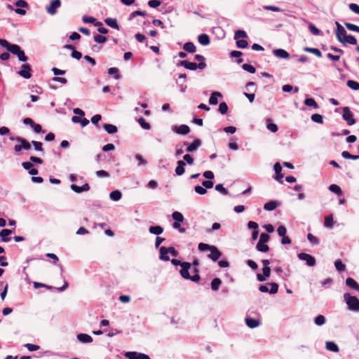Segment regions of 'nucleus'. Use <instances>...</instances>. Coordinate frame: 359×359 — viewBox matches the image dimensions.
Here are the masks:
<instances>
[{"label": "nucleus", "instance_id": "nucleus-1", "mask_svg": "<svg viewBox=\"0 0 359 359\" xmlns=\"http://www.w3.org/2000/svg\"><path fill=\"white\" fill-rule=\"evenodd\" d=\"M0 46L5 48L8 52L18 56V60L22 62H26L27 57L21 48L17 44H11L7 40L0 39Z\"/></svg>", "mask_w": 359, "mask_h": 359}, {"label": "nucleus", "instance_id": "nucleus-2", "mask_svg": "<svg viewBox=\"0 0 359 359\" xmlns=\"http://www.w3.org/2000/svg\"><path fill=\"white\" fill-rule=\"evenodd\" d=\"M198 248V250L201 252L209 250L210 254L208 255V257L212 259L213 262L217 261L222 257V252L215 245L200 243Z\"/></svg>", "mask_w": 359, "mask_h": 359}, {"label": "nucleus", "instance_id": "nucleus-3", "mask_svg": "<svg viewBox=\"0 0 359 359\" xmlns=\"http://www.w3.org/2000/svg\"><path fill=\"white\" fill-rule=\"evenodd\" d=\"M183 265V269L180 270V274L182 277L184 279L191 280L193 282H198L201 279V277L198 273H195L194 276H190L189 273V270L190 269L191 264L189 262H184Z\"/></svg>", "mask_w": 359, "mask_h": 359}, {"label": "nucleus", "instance_id": "nucleus-4", "mask_svg": "<svg viewBox=\"0 0 359 359\" xmlns=\"http://www.w3.org/2000/svg\"><path fill=\"white\" fill-rule=\"evenodd\" d=\"M269 239L270 236L267 233H262L256 246L257 250L259 252H267L269 250V247L266 243Z\"/></svg>", "mask_w": 359, "mask_h": 359}, {"label": "nucleus", "instance_id": "nucleus-5", "mask_svg": "<svg viewBox=\"0 0 359 359\" xmlns=\"http://www.w3.org/2000/svg\"><path fill=\"white\" fill-rule=\"evenodd\" d=\"M344 297L351 310L359 311V299L356 297L351 296L349 293H345Z\"/></svg>", "mask_w": 359, "mask_h": 359}, {"label": "nucleus", "instance_id": "nucleus-6", "mask_svg": "<svg viewBox=\"0 0 359 359\" xmlns=\"http://www.w3.org/2000/svg\"><path fill=\"white\" fill-rule=\"evenodd\" d=\"M178 65L182 66L184 68L192 71L196 70L197 68L204 69L207 66L205 62H199L198 64H196L188 60H181L179 62Z\"/></svg>", "mask_w": 359, "mask_h": 359}, {"label": "nucleus", "instance_id": "nucleus-7", "mask_svg": "<svg viewBox=\"0 0 359 359\" xmlns=\"http://www.w3.org/2000/svg\"><path fill=\"white\" fill-rule=\"evenodd\" d=\"M342 117L348 126H352L355 123V119L353 118V113L350 111L348 107H343Z\"/></svg>", "mask_w": 359, "mask_h": 359}, {"label": "nucleus", "instance_id": "nucleus-8", "mask_svg": "<svg viewBox=\"0 0 359 359\" xmlns=\"http://www.w3.org/2000/svg\"><path fill=\"white\" fill-rule=\"evenodd\" d=\"M337 29L335 32L336 37L340 43H343V39L347 36V32L344 27L337 21L335 22Z\"/></svg>", "mask_w": 359, "mask_h": 359}, {"label": "nucleus", "instance_id": "nucleus-9", "mask_svg": "<svg viewBox=\"0 0 359 359\" xmlns=\"http://www.w3.org/2000/svg\"><path fill=\"white\" fill-rule=\"evenodd\" d=\"M32 68L29 64H23L21 67V69L18 72V74L25 78L30 79L32 77Z\"/></svg>", "mask_w": 359, "mask_h": 359}, {"label": "nucleus", "instance_id": "nucleus-10", "mask_svg": "<svg viewBox=\"0 0 359 359\" xmlns=\"http://www.w3.org/2000/svg\"><path fill=\"white\" fill-rule=\"evenodd\" d=\"M298 257L301 260L306 261L309 266H313L316 264V259L307 253L301 252L298 254Z\"/></svg>", "mask_w": 359, "mask_h": 359}, {"label": "nucleus", "instance_id": "nucleus-11", "mask_svg": "<svg viewBox=\"0 0 359 359\" xmlns=\"http://www.w3.org/2000/svg\"><path fill=\"white\" fill-rule=\"evenodd\" d=\"M11 140H15L18 142L21 143V146L22 147V149L25 150H29L31 149V144L32 142H29L26 139L21 137H11Z\"/></svg>", "mask_w": 359, "mask_h": 359}, {"label": "nucleus", "instance_id": "nucleus-12", "mask_svg": "<svg viewBox=\"0 0 359 359\" xmlns=\"http://www.w3.org/2000/svg\"><path fill=\"white\" fill-rule=\"evenodd\" d=\"M125 355L128 359H151L148 355L137 352H127Z\"/></svg>", "mask_w": 359, "mask_h": 359}, {"label": "nucleus", "instance_id": "nucleus-13", "mask_svg": "<svg viewBox=\"0 0 359 359\" xmlns=\"http://www.w3.org/2000/svg\"><path fill=\"white\" fill-rule=\"evenodd\" d=\"M61 5L60 0H53L50 2V6L47 8V12L51 15H54L57 12V8Z\"/></svg>", "mask_w": 359, "mask_h": 359}, {"label": "nucleus", "instance_id": "nucleus-14", "mask_svg": "<svg viewBox=\"0 0 359 359\" xmlns=\"http://www.w3.org/2000/svg\"><path fill=\"white\" fill-rule=\"evenodd\" d=\"M201 141L198 138H196V140H194V142L191 144H189V143L187 142H184V145H188V147L187 148V152H192V151L196 150L198 149V147L199 146H201Z\"/></svg>", "mask_w": 359, "mask_h": 359}, {"label": "nucleus", "instance_id": "nucleus-15", "mask_svg": "<svg viewBox=\"0 0 359 359\" xmlns=\"http://www.w3.org/2000/svg\"><path fill=\"white\" fill-rule=\"evenodd\" d=\"M173 130L180 135H187L189 133L190 128L187 125H180V126H175Z\"/></svg>", "mask_w": 359, "mask_h": 359}, {"label": "nucleus", "instance_id": "nucleus-16", "mask_svg": "<svg viewBox=\"0 0 359 359\" xmlns=\"http://www.w3.org/2000/svg\"><path fill=\"white\" fill-rule=\"evenodd\" d=\"M273 55L279 58L287 59L290 57L289 53L284 49L278 48L273 51Z\"/></svg>", "mask_w": 359, "mask_h": 359}, {"label": "nucleus", "instance_id": "nucleus-17", "mask_svg": "<svg viewBox=\"0 0 359 359\" xmlns=\"http://www.w3.org/2000/svg\"><path fill=\"white\" fill-rule=\"evenodd\" d=\"M245 323L250 328H255L258 327L260 324V322L257 319L252 318H246Z\"/></svg>", "mask_w": 359, "mask_h": 359}, {"label": "nucleus", "instance_id": "nucleus-18", "mask_svg": "<svg viewBox=\"0 0 359 359\" xmlns=\"http://www.w3.org/2000/svg\"><path fill=\"white\" fill-rule=\"evenodd\" d=\"M184 166H185V163L184 161L180 160L177 161V165L175 168V173L177 175L180 176L184 173V172H185Z\"/></svg>", "mask_w": 359, "mask_h": 359}, {"label": "nucleus", "instance_id": "nucleus-19", "mask_svg": "<svg viewBox=\"0 0 359 359\" xmlns=\"http://www.w3.org/2000/svg\"><path fill=\"white\" fill-rule=\"evenodd\" d=\"M104 22L109 26L110 27H112L114 29H116L117 30L120 29V27L117 22V20L114 18H107L104 19Z\"/></svg>", "mask_w": 359, "mask_h": 359}, {"label": "nucleus", "instance_id": "nucleus-20", "mask_svg": "<svg viewBox=\"0 0 359 359\" xmlns=\"http://www.w3.org/2000/svg\"><path fill=\"white\" fill-rule=\"evenodd\" d=\"M346 284L348 287L359 291V284L352 278H347Z\"/></svg>", "mask_w": 359, "mask_h": 359}, {"label": "nucleus", "instance_id": "nucleus-21", "mask_svg": "<svg viewBox=\"0 0 359 359\" xmlns=\"http://www.w3.org/2000/svg\"><path fill=\"white\" fill-rule=\"evenodd\" d=\"M198 42L203 46H208L210 41L209 36L206 34H201L198 36Z\"/></svg>", "mask_w": 359, "mask_h": 359}, {"label": "nucleus", "instance_id": "nucleus-22", "mask_svg": "<svg viewBox=\"0 0 359 359\" xmlns=\"http://www.w3.org/2000/svg\"><path fill=\"white\" fill-rule=\"evenodd\" d=\"M11 233L12 231L11 229H4L0 231V236L4 242H8L11 239L8 236Z\"/></svg>", "mask_w": 359, "mask_h": 359}, {"label": "nucleus", "instance_id": "nucleus-23", "mask_svg": "<svg viewBox=\"0 0 359 359\" xmlns=\"http://www.w3.org/2000/svg\"><path fill=\"white\" fill-rule=\"evenodd\" d=\"M77 339L82 343H90L93 341V338L87 334H79L77 335Z\"/></svg>", "mask_w": 359, "mask_h": 359}, {"label": "nucleus", "instance_id": "nucleus-24", "mask_svg": "<svg viewBox=\"0 0 359 359\" xmlns=\"http://www.w3.org/2000/svg\"><path fill=\"white\" fill-rule=\"evenodd\" d=\"M183 49L185 51L191 53H194L196 51V48L195 45L194 44V43L191 41L185 43L183 46Z\"/></svg>", "mask_w": 359, "mask_h": 359}, {"label": "nucleus", "instance_id": "nucleus-25", "mask_svg": "<svg viewBox=\"0 0 359 359\" xmlns=\"http://www.w3.org/2000/svg\"><path fill=\"white\" fill-rule=\"evenodd\" d=\"M222 97L219 92H214L211 94L209 99V103L212 105H215L218 103V97Z\"/></svg>", "mask_w": 359, "mask_h": 359}, {"label": "nucleus", "instance_id": "nucleus-26", "mask_svg": "<svg viewBox=\"0 0 359 359\" xmlns=\"http://www.w3.org/2000/svg\"><path fill=\"white\" fill-rule=\"evenodd\" d=\"M149 233L155 235H160L163 232V229L161 226H151L149 229Z\"/></svg>", "mask_w": 359, "mask_h": 359}, {"label": "nucleus", "instance_id": "nucleus-27", "mask_svg": "<svg viewBox=\"0 0 359 359\" xmlns=\"http://www.w3.org/2000/svg\"><path fill=\"white\" fill-rule=\"evenodd\" d=\"M103 128L109 134L116 133L118 130L116 126L109 123L104 124Z\"/></svg>", "mask_w": 359, "mask_h": 359}, {"label": "nucleus", "instance_id": "nucleus-28", "mask_svg": "<svg viewBox=\"0 0 359 359\" xmlns=\"http://www.w3.org/2000/svg\"><path fill=\"white\" fill-rule=\"evenodd\" d=\"M278 203L275 201L267 202L264 205V209L268 211H272L276 208Z\"/></svg>", "mask_w": 359, "mask_h": 359}, {"label": "nucleus", "instance_id": "nucleus-29", "mask_svg": "<svg viewBox=\"0 0 359 359\" xmlns=\"http://www.w3.org/2000/svg\"><path fill=\"white\" fill-rule=\"evenodd\" d=\"M342 43H344V44L349 43L351 45H355V44H357V39H355V37L354 36L347 34V36L344 39H343Z\"/></svg>", "mask_w": 359, "mask_h": 359}, {"label": "nucleus", "instance_id": "nucleus-30", "mask_svg": "<svg viewBox=\"0 0 359 359\" xmlns=\"http://www.w3.org/2000/svg\"><path fill=\"white\" fill-rule=\"evenodd\" d=\"M305 52H307V53H313L315 55H316L318 57H322V53L318 49V48H309V47H305L303 49Z\"/></svg>", "mask_w": 359, "mask_h": 359}, {"label": "nucleus", "instance_id": "nucleus-31", "mask_svg": "<svg viewBox=\"0 0 359 359\" xmlns=\"http://www.w3.org/2000/svg\"><path fill=\"white\" fill-rule=\"evenodd\" d=\"M109 196L113 201H117L121 198L122 194L119 190H114L110 193Z\"/></svg>", "mask_w": 359, "mask_h": 359}, {"label": "nucleus", "instance_id": "nucleus-32", "mask_svg": "<svg viewBox=\"0 0 359 359\" xmlns=\"http://www.w3.org/2000/svg\"><path fill=\"white\" fill-rule=\"evenodd\" d=\"M326 348L332 352H338L339 350L338 346L333 341L326 342Z\"/></svg>", "mask_w": 359, "mask_h": 359}, {"label": "nucleus", "instance_id": "nucleus-33", "mask_svg": "<svg viewBox=\"0 0 359 359\" xmlns=\"http://www.w3.org/2000/svg\"><path fill=\"white\" fill-rule=\"evenodd\" d=\"M168 250L165 247H161L160 248V259L164 261L170 260V257L168 256Z\"/></svg>", "mask_w": 359, "mask_h": 359}, {"label": "nucleus", "instance_id": "nucleus-34", "mask_svg": "<svg viewBox=\"0 0 359 359\" xmlns=\"http://www.w3.org/2000/svg\"><path fill=\"white\" fill-rule=\"evenodd\" d=\"M222 284V280L219 278H214L211 282V288L212 290H217Z\"/></svg>", "mask_w": 359, "mask_h": 359}, {"label": "nucleus", "instance_id": "nucleus-35", "mask_svg": "<svg viewBox=\"0 0 359 359\" xmlns=\"http://www.w3.org/2000/svg\"><path fill=\"white\" fill-rule=\"evenodd\" d=\"M305 105L313 107L314 109L318 108V104L313 98H307L304 100Z\"/></svg>", "mask_w": 359, "mask_h": 359}, {"label": "nucleus", "instance_id": "nucleus-36", "mask_svg": "<svg viewBox=\"0 0 359 359\" xmlns=\"http://www.w3.org/2000/svg\"><path fill=\"white\" fill-rule=\"evenodd\" d=\"M334 266L336 269L339 272L344 271L346 269V266L341 259H337L334 262Z\"/></svg>", "mask_w": 359, "mask_h": 359}, {"label": "nucleus", "instance_id": "nucleus-37", "mask_svg": "<svg viewBox=\"0 0 359 359\" xmlns=\"http://www.w3.org/2000/svg\"><path fill=\"white\" fill-rule=\"evenodd\" d=\"M329 190L339 196H341L343 194L341 188L337 184H331L329 187Z\"/></svg>", "mask_w": 359, "mask_h": 359}, {"label": "nucleus", "instance_id": "nucleus-38", "mask_svg": "<svg viewBox=\"0 0 359 359\" xmlns=\"http://www.w3.org/2000/svg\"><path fill=\"white\" fill-rule=\"evenodd\" d=\"M346 85L348 88L354 90H359V83L355 81L348 80L346 83Z\"/></svg>", "mask_w": 359, "mask_h": 359}, {"label": "nucleus", "instance_id": "nucleus-39", "mask_svg": "<svg viewBox=\"0 0 359 359\" xmlns=\"http://www.w3.org/2000/svg\"><path fill=\"white\" fill-rule=\"evenodd\" d=\"M333 217L332 215H330L325 218L324 224L325 226L332 228L334 225Z\"/></svg>", "mask_w": 359, "mask_h": 359}, {"label": "nucleus", "instance_id": "nucleus-40", "mask_svg": "<svg viewBox=\"0 0 359 359\" xmlns=\"http://www.w3.org/2000/svg\"><path fill=\"white\" fill-rule=\"evenodd\" d=\"M108 74L110 75H113L116 79H119L121 77L118 69L116 67L109 68L108 69Z\"/></svg>", "mask_w": 359, "mask_h": 359}, {"label": "nucleus", "instance_id": "nucleus-41", "mask_svg": "<svg viewBox=\"0 0 359 359\" xmlns=\"http://www.w3.org/2000/svg\"><path fill=\"white\" fill-rule=\"evenodd\" d=\"M344 25L348 30L359 33V26L347 22H344Z\"/></svg>", "mask_w": 359, "mask_h": 359}, {"label": "nucleus", "instance_id": "nucleus-42", "mask_svg": "<svg viewBox=\"0 0 359 359\" xmlns=\"http://www.w3.org/2000/svg\"><path fill=\"white\" fill-rule=\"evenodd\" d=\"M172 217L175 222H182L184 220L182 214L177 211L174 212L172 215Z\"/></svg>", "mask_w": 359, "mask_h": 359}, {"label": "nucleus", "instance_id": "nucleus-43", "mask_svg": "<svg viewBox=\"0 0 359 359\" xmlns=\"http://www.w3.org/2000/svg\"><path fill=\"white\" fill-rule=\"evenodd\" d=\"M137 121L142 128L146 130H149L151 128V125L147 122L144 118H140Z\"/></svg>", "mask_w": 359, "mask_h": 359}, {"label": "nucleus", "instance_id": "nucleus-44", "mask_svg": "<svg viewBox=\"0 0 359 359\" xmlns=\"http://www.w3.org/2000/svg\"><path fill=\"white\" fill-rule=\"evenodd\" d=\"M95 25L98 27L97 30L100 33L102 34H105L108 33V29L102 26V23L101 22H97L95 23Z\"/></svg>", "mask_w": 359, "mask_h": 359}, {"label": "nucleus", "instance_id": "nucleus-45", "mask_svg": "<svg viewBox=\"0 0 359 359\" xmlns=\"http://www.w3.org/2000/svg\"><path fill=\"white\" fill-rule=\"evenodd\" d=\"M242 68L245 71H247V72H250V74H255L256 72L255 68L250 64H243L242 66Z\"/></svg>", "mask_w": 359, "mask_h": 359}, {"label": "nucleus", "instance_id": "nucleus-46", "mask_svg": "<svg viewBox=\"0 0 359 359\" xmlns=\"http://www.w3.org/2000/svg\"><path fill=\"white\" fill-rule=\"evenodd\" d=\"M325 323V318L323 315H318L315 318V323L318 325H323Z\"/></svg>", "mask_w": 359, "mask_h": 359}, {"label": "nucleus", "instance_id": "nucleus-47", "mask_svg": "<svg viewBox=\"0 0 359 359\" xmlns=\"http://www.w3.org/2000/svg\"><path fill=\"white\" fill-rule=\"evenodd\" d=\"M311 120L313 122L318 123H323V116L320 114H314L311 116Z\"/></svg>", "mask_w": 359, "mask_h": 359}, {"label": "nucleus", "instance_id": "nucleus-48", "mask_svg": "<svg viewBox=\"0 0 359 359\" xmlns=\"http://www.w3.org/2000/svg\"><path fill=\"white\" fill-rule=\"evenodd\" d=\"M32 144L34 146V149L36 151H43V147H42V143L41 142H38V141H32Z\"/></svg>", "mask_w": 359, "mask_h": 359}, {"label": "nucleus", "instance_id": "nucleus-49", "mask_svg": "<svg viewBox=\"0 0 359 359\" xmlns=\"http://www.w3.org/2000/svg\"><path fill=\"white\" fill-rule=\"evenodd\" d=\"M215 190L221 192L224 195H228L229 194L228 190L226 188H224L223 184H217L215 186Z\"/></svg>", "mask_w": 359, "mask_h": 359}, {"label": "nucleus", "instance_id": "nucleus-50", "mask_svg": "<svg viewBox=\"0 0 359 359\" xmlns=\"http://www.w3.org/2000/svg\"><path fill=\"white\" fill-rule=\"evenodd\" d=\"M219 111L222 114H225L227 112L228 106L226 102H223L219 104Z\"/></svg>", "mask_w": 359, "mask_h": 359}, {"label": "nucleus", "instance_id": "nucleus-51", "mask_svg": "<svg viewBox=\"0 0 359 359\" xmlns=\"http://www.w3.org/2000/svg\"><path fill=\"white\" fill-rule=\"evenodd\" d=\"M94 40L97 43H104L106 42L107 38L104 36L97 34L94 36Z\"/></svg>", "mask_w": 359, "mask_h": 359}, {"label": "nucleus", "instance_id": "nucleus-52", "mask_svg": "<svg viewBox=\"0 0 359 359\" xmlns=\"http://www.w3.org/2000/svg\"><path fill=\"white\" fill-rule=\"evenodd\" d=\"M32 128L36 133H45V131L42 130L41 126L35 122L32 124Z\"/></svg>", "mask_w": 359, "mask_h": 359}, {"label": "nucleus", "instance_id": "nucleus-53", "mask_svg": "<svg viewBox=\"0 0 359 359\" xmlns=\"http://www.w3.org/2000/svg\"><path fill=\"white\" fill-rule=\"evenodd\" d=\"M310 32L314 35H318L320 32V29H318L313 24L310 23L309 25Z\"/></svg>", "mask_w": 359, "mask_h": 359}, {"label": "nucleus", "instance_id": "nucleus-54", "mask_svg": "<svg viewBox=\"0 0 359 359\" xmlns=\"http://www.w3.org/2000/svg\"><path fill=\"white\" fill-rule=\"evenodd\" d=\"M236 46L239 48H245L248 47V43L246 40L241 39L236 41Z\"/></svg>", "mask_w": 359, "mask_h": 359}, {"label": "nucleus", "instance_id": "nucleus-55", "mask_svg": "<svg viewBox=\"0 0 359 359\" xmlns=\"http://www.w3.org/2000/svg\"><path fill=\"white\" fill-rule=\"evenodd\" d=\"M247 36V34L245 31L239 29L236 32L234 38L238 39V38H246Z\"/></svg>", "mask_w": 359, "mask_h": 359}, {"label": "nucleus", "instance_id": "nucleus-56", "mask_svg": "<svg viewBox=\"0 0 359 359\" xmlns=\"http://www.w3.org/2000/svg\"><path fill=\"white\" fill-rule=\"evenodd\" d=\"M146 15H147L146 13L144 12V11H134V12L130 13V15L129 16V20L133 19L137 15L145 16Z\"/></svg>", "mask_w": 359, "mask_h": 359}, {"label": "nucleus", "instance_id": "nucleus-57", "mask_svg": "<svg viewBox=\"0 0 359 359\" xmlns=\"http://www.w3.org/2000/svg\"><path fill=\"white\" fill-rule=\"evenodd\" d=\"M307 238L313 244L318 245L319 243L318 239L311 233L307 234Z\"/></svg>", "mask_w": 359, "mask_h": 359}, {"label": "nucleus", "instance_id": "nucleus-58", "mask_svg": "<svg viewBox=\"0 0 359 359\" xmlns=\"http://www.w3.org/2000/svg\"><path fill=\"white\" fill-rule=\"evenodd\" d=\"M194 190H195V191H196L197 194H200V195H204V194H205L207 193V190H206V189H205V188H204V187H201V186H199V185L196 186V187H194Z\"/></svg>", "mask_w": 359, "mask_h": 359}, {"label": "nucleus", "instance_id": "nucleus-59", "mask_svg": "<svg viewBox=\"0 0 359 359\" xmlns=\"http://www.w3.org/2000/svg\"><path fill=\"white\" fill-rule=\"evenodd\" d=\"M269 285H271L269 292L271 294H276L278 291V285L276 283H271Z\"/></svg>", "mask_w": 359, "mask_h": 359}, {"label": "nucleus", "instance_id": "nucleus-60", "mask_svg": "<svg viewBox=\"0 0 359 359\" xmlns=\"http://www.w3.org/2000/svg\"><path fill=\"white\" fill-rule=\"evenodd\" d=\"M266 128L268 130L271 131L272 133H276L278 131V128L276 124L273 123H267Z\"/></svg>", "mask_w": 359, "mask_h": 359}, {"label": "nucleus", "instance_id": "nucleus-61", "mask_svg": "<svg viewBox=\"0 0 359 359\" xmlns=\"http://www.w3.org/2000/svg\"><path fill=\"white\" fill-rule=\"evenodd\" d=\"M25 346L29 351H35L39 349V346L32 344H26Z\"/></svg>", "mask_w": 359, "mask_h": 359}, {"label": "nucleus", "instance_id": "nucleus-62", "mask_svg": "<svg viewBox=\"0 0 359 359\" xmlns=\"http://www.w3.org/2000/svg\"><path fill=\"white\" fill-rule=\"evenodd\" d=\"M277 231L278 235L282 237L286 235L287 230L284 226L280 225L278 227Z\"/></svg>", "mask_w": 359, "mask_h": 359}, {"label": "nucleus", "instance_id": "nucleus-63", "mask_svg": "<svg viewBox=\"0 0 359 359\" xmlns=\"http://www.w3.org/2000/svg\"><path fill=\"white\" fill-rule=\"evenodd\" d=\"M95 174L98 177H108L109 176V174L104 170H97Z\"/></svg>", "mask_w": 359, "mask_h": 359}, {"label": "nucleus", "instance_id": "nucleus-64", "mask_svg": "<svg viewBox=\"0 0 359 359\" xmlns=\"http://www.w3.org/2000/svg\"><path fill=\"white\" fill-rule=\"evenodd\" d=\"M351 11L359 15V6L356 4H350L348 6Z\"/></svg>", "mask_w": 359, "mask_h": 359}]
</instances>
